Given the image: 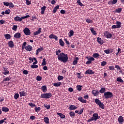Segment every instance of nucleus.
Masks as SVG:
<instances>
[{
    "mask_svg": "<svg viewBox=\"0 0 124 124\" xmlns=\"http://www.w3.org/2000/svg\"><path fill=\"white\" fill-rule=\"evenodd\" d=\"M59 61L62 62H68V56L67 54H65L63 52L60 53V55L58 56Z\"/></svg>",
    "mask_w": 124,
    "mask_h": 124,
    "instance_id": "1",
    "label": "nucleus"
},
{
    "mask_svg": "<svg viewBox=\"0 0 124 124\" xmlns=\"http://www.w3.org/2000/svg\"><path fill=\"white\" fill-rule=\"evenodd\" d=\"M29 17H30V15H27L26 16H22L21 17L17 16L14 17V20L16 21V22H22V20L27 19V18H29Z\"/></svg>",
    "mask_w": 124,
    "mask_h": 124,
    "instance_id": "2",
    "label": "nucleus"
},
{
    "mask_svg": "<svg viewBox=\"0 0 124 124\" xmlns=\"http://www.w3.org/2000/svg\"><path fill=\"white\" fill-rule=\"evenodd\" d=\"M41 98H45L46 99H48V98H51L52 97V93H44L41 95Z\"/></svg>",
    "mask_w": 124,
    "mask_h": 124,
    "instance_id": "3",
    "label": "nucleus"
},
{
    "mask_svg": "<svg viewBox=\"0 0 124 124\" xmlns=\"http://www.w3.org/2000/svg\"><path fill=\"white\" fill-rule=\"evenodd\" d=\"M94 102L96 103V104L98 105L100 108H101V109H104V108H105V107L104 106V104L101 102V101L99 100V99L96 98L95 99Z\"/></svg>",
    "mask_w": 124,
    "mask_h": 124,
    "instance_id": "4",
    "label": "nucleus"
},
{
    "mask_svg": "<svg viewBox=\"0 0 124 124\" xmlns=\"http://www.w3.org/2000/svg\"><path fill=\"white\" fill-rule=\"evenodd\" d=\"M114 96V95H113V93L110 92H105L104 97L105 98H106L107 99H108V98H111V97H113Z\"/></svg>",
    "mask_w": 124,
    "mask_h": 124,
    "instance_id": "5",
    "label": "nucleus"
},
{
    "mask_svg": "<svg viewBox=\"0 0 124 124\" xmlns=\"http://www.w3.org/2000/svg\"><path fill=\"white\" fill-rule=\"evenodd\" d=\"M104 35L108 39H110L112 37V35L108 31H105L104 32Z\"/></svg>",
    "mask_w": 124,
    "mask_h": 124,
    "instance_id": "6",
    "label": "nucleus"
},
{
    "mask_svg": "<svg viewBox=\"0 0 124 124\" xmlns=\"http://www.w3.org/2000/svg\"><path fill=\"white\" fill-rule=\"evenodd\" d=\"M23 32L25 35H31V30L28 28H25L23 30Z\"/></svg>",
    "mask_w": 124,
    "mask_h": 124,
    "instance_id": "7",
    "label": "nucleus"
},
{
    "mask_svg": "<svg viewBox=\"0 0 124 124\" xmlns=\"http://www.w3.org/2000/svg\"><path fill=\"white\" fill-rule=\"evenodd\" d=\"M92 118H93V121H96V120L100 119V116H98V113H95L93 114Z\"/></svg>",
    "mask_w": 124,
    "mask_h": 124,
    "instance_id": "8",
    "label": "nucleus"
},
{
    "mask_svg": "<svg viewBox=\"0 0 124 124\" xmlns=\"http://www.w3.org/2000/svg\"><path fill=\"white\" fill-rule=\"evenodd\" d=\"M85 74H90L91 75H93V74H94V72H93V70L88 69L85 71Z\"/></svg>",
    "mask_w": 124,
    "mask_h": 124,
    "instance_id": "9",
    "label": "nucleus"
},
{
    "mask_svg": "<svg viewBox=\"0 0 124 124\" xmlns=\"http://www.w3.org/2000/svg\"><path fill=\"white\" fill-rule=\"evenodd\" d=\"M49 38L50 39H55L56 41L58 40V36H56L55 34H51L49 36Z\"/></svg>",
    "mask_w": 124,
    "mask_h": 124,
    "instance_id": "10",
    "label": "nucleus"
},
{
    "mask_svg": "<svg viewBox=\"0 0 124 124\" xmlns=\"http://www.w3.org/2000/svg\"><path fill=\"white\" fill-rule=\"evenodd\" d=\"M2 74H4V75L9 74V71L7 70V68L3 67V72H2Z\"/></svg>",
    "mask_w": 124,
    "mask_h": 124,
    "instance_id": "11",
    "label": "nucleus"
},
{
    "mask_svg": "<svg viewBox=\"0 0 124 124\" xmlns=\"http://www.w3.org/2000/svg\"><path fill=\"white\" fill-rule=\"evenodd\" d=\"M78 100H79V101H80V102H81L82 103H87V100L83 99V97L81 96H79L78 98Z\"/></svg>",
    "mask_w": 124,
    "mask_h": 124,
    "instance_id": "12",
    "label": "nucleus"
},
{
    "mask_svg": "<svg viewBox=\"0 0 124 124\" xmlns=\"http://www.w3.org/2000/svg\"><path fill=\"white\" fill-rule=\"evenodd\" d=\"M77 108H78L75 105H71L69 106V109L70 111H72V110H76V109H77Z\"/></svg>",
    "mask_w": 124,
    "mask_h": 124,
    "instance_id": "13",
    "label": "nucleus"
},
{
    "mask_svg": "<svg viewBox=\"0 0 124 124\" xmlns=\"http://www.w3.org/2000/svg\"><path fill=\"white\" fill-rule=\"evenodd\" d=\"M25 49L26 51H28V52H30V51H31L32 50V46L31 45H28L26 46H25Z\"/></svg>",
    "mask_w": 124,
    "mask_h": 124,
    "instance_id": "14",
    "label": "nucleus"
},
{
    "mask_svg": "<svg viewBox=\"0 0 124 124\" xmlns=\"http://www.w3.org/2000/svg\"><path fill=\"white\" fill-rule=\"evenodd\" d=\"M8 44L10 48H13L14 47V42L13 41H9Z\"/></svg>",
    "mask_w": 124,
    "mask_h": 124,
    "instance_id": "15",
    "label": "nucleus"
},
{
    "mask_svg": "<svg viewBox=\"0 0 124 124\" xmlns=\"http://www.w3.org/2000/svg\"><path fill=\"white\" fill-rule=\"evenodd\" d=\"M92 93L93 94L94 96H96V95H98V94H99V92L95 90H93L92 92Z\"/></svg>",
    "mask_w": 124,
    "mask_h": 124,
    "instance_id": "16",
    "label": "nucleus"
},
{
    "mask_svg": "<svg viewBox=\"0 0 124 124\" xmlns=\"http://www.w3.org/2000/svg\"><path fill=\"white\" fill-rule=\"evenodd\" d=\"M124 118L122 115L120 116L118 119V121L119 123V124H122L124 123Z\"/></svg>",
    "mask_w": 124,
    "mask_h": 124,
    "instance_id": "17",
    "label": "nucleus"
},
{
    "mask_svg": "<svg viewBox=\"0 0 124 124\" xmlns=\"http://www.w3.org/2000/svg\"><path fill=\"white\" fill-rule=\"evenodd\" d=\"M41 30H42V29L41 28H39L37 31L34 32V35H38V34H40L41 33Z\"/></svg>",
    "mask_w": 124,
    "mask_h": 124,
    "instance_id": "18",
    "label": "nucleus"
},
{
    "mask_svg": "<svg viewBox=\"0 0 124 124\" xmlns=\"http://www.w3.org/2000/svg\"><path fill=\"white\" fill-rule=\"evenodd\" d=\"M97 42L100 45H102L103 44V40L101 39V38H97Z\"/></svg>",
    "mask_w": 124,
    "mask_h": 124,
    "instance_id": "19",
    "label": "nucleus"
},
{
    "mask_svg": "<svg viewBox=\"0 0 124 124\" xmlns=\"http://www.w3.org/2000/svg\"><path fill=\"white\" fill-rule=\"evenodd\" d=\"M14 37H15V38L19 39V38H20V37H21V33H20V32L16 33V34H15Z\"/></svg>",
    "mask_w": 124,
    "mask_h": 124,
    "instance_id": "20",
    "label": "nucleus"
},
{
    "mask_svg": "<svg viewBox=\"0 0 124 124\" xmlns=\"http://www.w3.org/2000/svg\"><path fill=\"white\" fill-rule=\"evenodd\" d=\"M41 10V14H42V15H43V14L45 13V10H46V6H43V7H42Z\"/></svg>",
    "mask_w": 124,
    "mask_h": 124,
    "instance_id": "21",
    "label": "nucleus"
},
{
    "mask_svg": "<svg viewBox=\"0 0 124 124\" xmlns=\"http://www.w3.org/2000/svg\"><path fill=\"white\" fill-rule=\"evenodd\" d=\"M115 25H116L117 28L120 29L122 27V22L117 21L115 22Z\"/></svg>",
    "mask_w": 124,
    "mask_h": 124,
    "instance_id": "22",
    "label": "nucleus"
},
{
    "mask_svg": "<svg viewBox=\"0 0 124 124\" xmlns=\"http://www.w3.org/2000/svg\"><path fill=\"white\" fill-rule=\"evenodd\" d=\"M41 90L43 93H46L47 92V86L46 85H44L41 87Z\"/></svg>",
    "mask_w": 124,
    "mask_h": 124,
    "instance_id": "23",
    "label": "nucleus"
},
{
    "mask_svg": "<svg viewBox=\"0 0 124 124\" xmlns=\"http://www.w3.org/2000/svg\"><path fill=\"white\" fill-rule=\"evenodd\" d=\"M19 93L20 94V97H22V96H26V95H27V93L24 91L19 92Z\"/></svg>",
    "mask_w": 124,
    "mask_h": 124,
    "instance_id": "24",
    "label": "nucleus"
},
{
    "mask_svg": "<svg viewBox=\"0 0 124 124\" xmlns=\"http://www.w3.org/2000/svg\"><path fill=\"white\" fill-rule=\"evenodd\" d=\"M43 50H44L43 47H41L38 48L36 50V55H38V54H39V53H40V52H41V51H43Z\"/></svg>",
    "mask_w": 124,
    "mask_h": 124,
    "instance_id": "25",
    "label": "nucleus"
},
{
    "mask_svg": "<svg viewBox=\"0 0 124 124\" xmlns=\"http://www.w3.org/2000/svg\"><path fill=\"white\" fill-rule=\"evenodd\" d=\"M78 60H79V57H76L75 59L73 62V65H76L78 63Z\"/></svg>",
    "mask_w": 124,
    "mask_h": 124,
    "instance_id": "26",
    "label": "nucleus"
},
{
    "mask_svg": "<svg viewBox=\"0 0 124 124\" xmlns=\"http://www.w3.org/2000/svg\"><path fill=\"white\" fill-rule=\"evenodd\" d=\"M52 85L54 87H60V86H61V85H62V82H55V83H52Z\"/></svg>",
    "mask_w": 124,
    "mask_h": 124,
    "instance_id": "27",
    "label": "nucleus"
},
{
    "mask_svg": "<svg viewBox=\"0 0 124 124\" xmlns=\"http://www.w3.org/2000/svg\"><path fill=\"white\" fill-rule=\"evenodd\" d=\"M105 92H106V89H105V88L102 87L99 90V93H106Z\"/></svg>",
    "mask_w": 124,
    "mask_h": 124,
    "instance_id": "28",
    "label": "nucleus"
},
{
    "mask_svg": "<svg viewBox=\"0 0 124 124\" xmlns=\"http://www.w3.org/2000/svg\"><path fill=\"white\" fill-rule=\"evenodd\" d=\"M2 111H3V112H9V108H8L7 107H3L1 108Z\"/></svg>",
    "mask_w": 124,
    "mask_h": 124,
    "instance_id": "29",
    "label": "nucleus"
},
{
    "mask_svg": "<svg viewBox=\"0 0 124 124\" xmlns=\"http://www.w3.org/2000/svg\"><path fill=\"white\" fill-rule=\"evenodd\" d=\"M59 44L62 47H63L64 46V42L62 39H60L59 40Z\"/></svg>",
    "mask_w": 124,
    "mask_h": 124,
    "instance_id": "30",
    "label": "nucleus"
},
{
    "mask_svg": "<svg viewBox=\"0 0 124 124\" xmlns=\"http://www.w3.org/2000/svg\"><path fill=\"white\" fill-rule=\"evenodd\" d=\"M57 115L60 117V118H61V119H64V118H65V115H63L62 113H59L58 112L57 113Z\"/></svg>",
    "mask_w": 124,
    "mask_h": 124,
    "instance_id": "31",
    "label": "nucleus"
},
{
    "mask_svg": "<svg viewBox=\"0 0 124 124\" xmlns=\"http://www.w3.org/2000/svg\"><path fill=\"white\" fill-rule=\"evenodd\" d=\"M90 31L92 32V33H93V35H96V31H94V29H93V28H92L91 29H90Z\"/></svg>",
    "mask_w": 124,
    "mask_h": 124,
    "instance_id": "32",
    "label": "nucleus"
},
{
    "mask_svg": "<svg viewBox=\"0 0 124 124\" xmlns=\"http://www.w3.org/2000/svg\"><path fill=\"white\" fill-rule=\"evenodd\" d=\"M44 121L46 124H49V118L48 117H45L44 118Z\"/></svg>",
    "mask_w": 124,
    "mask_h": 124,
    "instance_id": "33",
    "label": "nucleus"
},
{
    "mask_svg": "<svg viewBox=\"0 0 124 124\" xmlns=\"http://www.w3.org/2000/svg\"><path fill=\"white\" fill-rule=\"evenodd\" d=\"M69 115L71 118H74L75 117V112L73 111H70L69 113Z\"/></svg>",
    "mask_w": 124,
    "mask_h": 124,
    "instance_id": "34",
    "label": "nucleus"
},
{
    "mask_svg": "<svg viewBox=\"0 0 124 124\" xmlns=\"http://www.w3.org/2000/svg\"><path fill=\"white\" fill-rule=\"evenodd\" d=\"M82 86L81 85H78L76 87L77 88V91H78L79 92L82 91Z\"/></svg>",
    "mask_w": 124,
    "mask_h": 124,
    "instance_id": "35",
    "label": "nucleus"
},
{
    "mask_svg": "<svg viewBox=\"0 0 124 124\" xmlns=\"http://www.w3.org/2000/svg\"><path fill=\"white\" fill-rule=\"evenodd\" d=\"M9 63L10 65H12V64H14V60H13V59L11 58L9 60Z\"/></svg>",
    "mask_w": 124,
    "mask_h": 124,
    "instance_id": "36",
    "label": "nucleus"
},
{
    "mask_svg": "<svg viewBox=\"0 0 124 124\" xmlns=\"http://www.w3.org/2000/svg\"><path fill=\"white\" fill-rule=\"evenodd\" d=\"M93 57H94L95 59L99 58V54L97 53H95L93 55Z\"/></svg>",
    "mask_w": 124,
    "mask_h": 124,
    "instance_id": "37",
    "label": "nucleus"
},
{
    "mask_svg": "<svg viewBox=\"0 0 124 124\" xmlns=\"http://www.w3.org/2000/svg\"><path fill=\"white\" fill-rule=\"evenodd\" d=\"M5 37V39H10V38H11V35H10V34H6L5 35H4Z\"/></svg>",
    "mask_w": 124,
    "mask_h": 124,
    "instance_id": "38",
    "label": "nucleus"
},
{
    "mask_svg": "<svg viewBox=\"0 0 124 124\" xmlns=\"http://www.w3.org/2000/svg\"><path fill=\"white\" fill-rule=\"evenodd\" d=\"M116 81H117V82H120V83H124V80L122 79V78L121 77L117 78L116 79Z\"/></svg>",
    "mask_w": 124,
    "mask_h": 124,
    "instance_id": "39",
    "label": "nucleus"
},
{
    "mask_svg": "<svg viewBox=\"0 0 124 124\" xmlns=\"http://www.w3.org/2000/svg\"><path fill=\"white\" fill-rule=\"evenodd\" d=\"M69 33L70 34L69 35V37H71V36H73L74 34V31H73V30H71L70 31Z\"/></svg>",
    "mask_w": 124,
    "mask_h": 124,
    "instance_id": "40",
    "label": "nucleus"
},
{
    "mask_svg": "<svg viewBox=\"0 0 124 124\" xmlns=\"http://www.w3.org/2000/svg\"><path fill=\"white\" fill-rule=\"evenodd\" d=\"M34 110L35 112H37V113H38V112H39V111L41 110V108L40 107L37 108V107H35L34 108Z\"/></svg>",
    "mask_w": 124,
    "mask_h": 124,
    "instance_id": "41",
    "label": "nucleus"
},
{
    "mask_svg": "<svg viewBox=\"0 0 124 124\" xmlns=\"http://www.w3.org/2000/svg\"><path fill=\"white\" fill-rule=\"evenodd\" d=\"M19 96H20V95L19 94V93H16L15 94L14 97L15 99H18V98H19Z\"/></svg>",
    "mask_w": 124,
    "mask_h": 124,
    "instance_id": "42",
    "label": "nucleus"
},
{
    "mask_svg": "<svg viewBox=\"0 0 124 124\" xmlns=\"http://www.w3.org/2000/svg\"><path fill=\"white\" fill-rule=\"evenodd\" d=\"M85 21H86V23H88V24L93 23V20H92L89 18L85 19Z\"/></svg>",
    "mask_w": 124,
    "mask_h": 124,
    "instance_id": "43",
    "label": "nucleus"
},
{
    "mask_svg": "<svg viewBox=\"0 0 124 124\" xmlns=\"http://www.w3.org/2000/svg\"><path fill=\"white\" fill-rule=\"evenodd\" d=\"M17 29H18V26L17 25H14L13 26V28H12L13 31H17Z\"/></svg>",
    "mask_w": 124,
    "mask_h": 124,
    "instance_id": "44",
    "label": "nucleus"
},
{
    "mask_svg": "<svg viewBox=\"0 0 124 124\" xmlns=\"http://www.w3.org/2000/svg\"><path fill=\"white\" fill-rule=\"evenodd\" d=\"M107 64V62L106 61H103L102 62H101V66H105Z\"/></svg>",
    "mask_w": 124,
    "mask_h": 124,
    "instance_id": "45",
    "label": "nucleus"
},
{
    "mask_svg": "<svg viewBox=\"0 0 124 124\" xmlns=\"http://www.w3.org/2000/svg\"><path fill=\"white\" fill-rule=\"evenodd\" d=\"M77 77L78 79H81V78H83L82 76H81V73H77Z\"/></svg>",
    "mask_w": 124,
    "mask_h": 124,
    "instance_id": "46",
    "label": "nucleus"
},
{
    "mask_svg": "<svg viewBox=\"0 0 124 124\" xmlns=\"http://www.w3.org/2000/svg\"><path fill=\"white\" fill-rule=\"evenodd\" d=\"M115 12H116V13H121V12H122V8H120L116 9Z\"/></svg>",
    "mask_w": 124,
    "mask_h": 124,
    "instance_id": "47",
    "label": "nucleus"
},
{
    "mask_svg": "<svg viewBox=\"0 0 124 124\" xmlns=\"http://www.w3.org/2000/svg\"><path fill=\"white\" fill-rule=\"evenodd\" d=\"M10 12H11V11H10V9H8L5 11V14H6L7 15H9V14H10Z\"/></svg>",
    "mask_w": 124,
    "mask_h": 124,
    "instance_id": "48",
    "label": "nucleus"
},
{
    "mask_svg": "<svg viewBox=\"0 0 124 124\" xmlns=\"http://www.w3.org/2000/svg\"><path fill=\"white\" fill-rule=\"evenodd\" d=\"M61 52H62V51H61V49H58V50H56V51H55L56 56H60V54H60V53H61Z\"/></svg>",
    "mask_w": 124,
    "mask_h": 124,
    "instance_id": "49",
    "label": "nucleus"
},
{
    "mask_svg": "<svg viewBox=\"0 0 124 124\" xmlns=\"http://www.w3.org/2000/svg\"><path fill=\"white\" fill-rule=\"evenodd\" d=\"M28 105H29V106L31 107V108H32V107H35V106H36L35 104H33L32 103H29L28 104Z\"/></svg>",
    "mask_w": 124,
    "mask_h": 124,
    "instance_id": "50",
    "label": "nucleus"
},
{
    "mask_svg": "<svg viewBox=\"0 0 124 124\" xmlns=\"http://www.w3.org/2000/svg\"><path fill=\"white\" fill-rule=\"evenodd\" d=\"M36 80L37 81H41V80H42V77H41L40 76H38L36 77Z\"/></svg>",
    "mask_w": 124,
    "mask_h": 124,
    "instance_id": "51",
    "label": "nucleus"
},
{
    "mask_svg": "<svg viewBox=\"0 0 124 124\" xmlns=\"http://www.w3.org/2000/svg\"><path fill=\"white\" fill-rule=\"evenodd\" d=\"M44 107L46 108V109H50V107H51V106L50 105L45 104Z\"/></svg>",
    "mask_w": 124,
    "mask_h": 124,
    "instance_id": "52",
    "label": "nucleus"
},
{
    "mask_svg": "<svg viewBox=\"0 0 124 124\" xmlns=\"http://www.w3.org/2000/svg\"><path fill=\"white\" fill-rule=\"evenodd\" d=\"M3 3L4 5H5V6H9L10 4V2H3Z\"/></svg>",
    "mask_w": 124,
    "mask_h": 124,
    "instance_id": "53",
    "label": "nucleus"
},
{
    "mask_svg": "<svg viewBox=\"0 0 124 124\" xmlns=\"http://www.w3.org/2000/svg\"><path fill=\"white\" fill-rule=\"evenodd\" d=\"M104 52L106 54H107L108 55H109L110 54V50L109 49H107L104 50Z\"/></svg>",
    "mask_w": 124,
    "mask_h": 124,
    "instance_id": "54",
    "label": "nucleus"
},
{
    "mask_svg": "<svg viewBox=\"0 0 124 124\" xmlns=\"http://www.w3.org/2000/svg\"><path fill=\"white\" fill-rule=\"evenodd\" d=\"M63 79V77L62 76H59L58 77V81H61V80H62Z\"/></svg>",
    "mask_w": 124,
    "mask_h": 124,
    "instance_id": "55",
    "label": "nucleus"
},
{
    "mask_svg": "<svg viewBox=\"0 0 124 124\" xmlns=\"http://www.w3.org/2000/svg\"><path fill=\"white\" fill-rule=\"evenodd\" d=\"M11 79V78H9V77H8L6 78H4L3 80V82L5 81H9V80H10Z\"/></svg>",
    "mask_w": 124,
    "mask_h": 124,
    "instance_id": "56",
    "label": "nucleus"
},
{
    "mask_svg": "<svg viewBox=\"0 0 124 124\" xmlns=\"http://www.w3.org/2000/svg\"><path fill=\"white\" fill-rule=\"evenodd\" d=\"M9 8H13L14 7V4H13V3L12 2H10Z\"/></svg>",
    "mask_w": 124,
    "mask_h": 124,
    "instance_id": "57",
    "label": "nucleus"
},
{
    "mask_svg": "<svg viewBox=\"0 0 124 124\" xmlns=\"http://www.w3.org/2000/svg\"><path fill=\"white\" fill-rule=\"evenodd\" d=\"M87 60L88 61H90V62H92V61H94V58L93 57H90V58H88L87 57Z\"/></svg>",
    "mask_w": 124,
    "mask_h": 124,
    "instance_id": "58",
    "label": "nucleus"
},
{
    "mask_svg": "<svg viewBox=\"0 0 124 124\" xmlns=\"http://www.w3.org/2000/svg\"><path fill=\"white\" fill-rule=\"evenodd\" d=\"M31 68H38V65H31Z\"/></svg>",
    "mask_w": 124,
    "mask_h": 124,
    "instance_id": "59",
    "label": "nucleus"
},
{
    "mask_svg": "<svg viewBox=\"0 0 124 124\" xmlns=\"http://www.w3.org/2000/svg\"><path fill=\"white\" fill-rule=\"evenodd\" d=\"M26 1V5H30L31 4V1H30L29 0H25Z\"/></svg>",
    "mask_w": 124,
    "mask_h": 124,
    "instance_id": "60",
    "label": "nucleus"
},
{
    "mask_svg": "<svg viewBox=\"0 0 124 124\" xmlns=\"http://www.w3.org/2000/svg\"><path fill=\"white\" fill-rule=\"evenodd\" d=\"M23 74H25V75H27L29 74V71H28V70H24L23 71Z\"/></svg>",
    "mask_w": 124,
    "mask_h": 124,
    "instance_id": "61",
    "label": "nucleus"
},
{
    "mask_svg": "<svg viewBox=\"0 0 124 124\" xmlns=\"http://www.w3.org/2000/svg\"><path fill=\"white\" fill-rule=\"evenodd\" d=\"M115 68H117V70H121V69H122L121 68V67H120V66L119 65H115Z\"/></svg>",
    "mask_w": 124,
    "mask_h": 124,
    "instance_id": "62",
    "label": "nucleus"
},
{
    "mask_svg": "<svg viewBox=\"0 0 124 124\" xmlns=\"http://www.w3.org/2000/svg\"><path fill=\"white\" fill-rule=\"evenodd\" d=\"M108 68L109 70H114V69H115V68H114V66H109L108 67Z\"/></svg>",
    "mask_w": 124,
    "mask_h": 124,
    "instance_id": "63",
    "label": "nucleus"
},
{
    "mask_svg": "<svg viewBox=\"0 0 124 124\" xmlns=\"http://www.w3.org/2000/svg\"><path fill=\"white\" fill-rule=\"evenodd\" d=\"M111 29H118V27H117V25H113L111 27Z\"/></svg>",
    "mask_w": 124,
    "mask_h": 124,
    "instance_id": "64",
    "label": "nucleus"
}]
</instances>
